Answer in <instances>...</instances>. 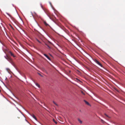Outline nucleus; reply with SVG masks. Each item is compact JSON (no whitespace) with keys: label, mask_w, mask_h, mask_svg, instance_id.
<instances>
[{"label":"nucleus","mask_w":125,"mask_h":125,"mask_svg":"<svg viewBox=\"0 0 125 125\" xmlns=\"http://www.w3.org/2000/svg\"><path fill=\"white\" fill-rule=\"evenodd\" d=\"M36 40H37V41H38L39 43H41V42L39 41L38 39H36Z\"/></svg>","instance_id":"12"},{"label":"nucleus","mask_w":125,"mask_h":125,"mask_svg":"<svg viewBox=\"0 0 125 125\" xmlns=\"http://www.w3.org/2000/svg\"><path fill=\"white\" fill-rule=\"evenodd\" d=\"M82 94L84 95L85 94L83 92H82Z\"/></svg>","instance_id":"18"},{"label":"nucleus","mask_w":125,"mask_h":125,"mask_svg":"<svg viewBox=\"0 0 125 125\" xmlns=\"http://www.w3.org/2000/svg\"><path fill=\"white\" fill-rule=\"evenodd\" d=\"M5 58L10 63L12 64H13V62L12 61V59L9 56L7 55H6V56L5 57Z\"/></svg>","instance_id":"1"},{"label":"nucleus","mask_w":125,"mask_h":125,"mask_svg":"<svg viewBox=\"0 0 125 125\" xmlns=\"http://www.w3.org/2000/svg\"><path fill=\"white\" fill-rule=\"evenodd\" d=\"M53 102L54 103V104H55L56 106H58L57 104H56L54 101H53Z\"/></svg>","instance_id":"15"},{"label":"nucleus","mask_w":125,"mask_h":125,"mask_svg":"<svg viewBox=\"0 0 125 125\" xmlns=\"http://www.w3.org/2000/svg\"><path fill=\"white\" fill-rule=\"evenodd\" d=\"M104 115L106 116H107V117H108V118H110V117L108 116L106 114H104Z\"/></svg>","instance_id":"13"},{"label":"nucleus","mask_w":125,"mask_h":125,"mask_svg":"<svg viewBox=\"0 0 125 125\" xmlns=\"http://www.w3.org/2000/svg\"><path fill=\"white\" fill-rule=\"evenodd\" d=\"M45 45L47 46L48 49H51V47L49 45L46 44H45Z\"/></svg>","instance_id":"10"},{"label":"nucleus","mask_w":125,"mask_h":125,"mask_svg":"<svg viewBox=\"0 0 125 125\" xmlns=\"http://www.w3.org/2000/svg\"><path fill=\"white\" fill-rule=\"evenodd\" d=\"M9 53L12 56L14 57H16V56L14 54L12 53L11 51H10L9 52Z\"/></svg>","instance_id":"3"},{"label":"nucleus","mask_w":125,"mask_h":125,"mask_svg":"<svg viewBox=\"0 0 125 125\" xmlns=\"http://www.w3.org/2000/svg\"><path fill=\"white\" fill-rule=\"evenodd\" d=\"M95 61L96 63L100 66L101 67H103V65H102L97 60H96Z\"/></svg>","instance_id":"2"},{"label":"nucleus","mask_w":125,"mask_h":125,"mask_svg":"<svg viewBox=\"0 0 125 125\" xmlns=\"http://www.w3.org/2000/svg\"><path fill=\"white\" fill-rule=\"evenodd\" d=\"M18 117V118H20V117Z\"/></svg>","instance_id":"21"},{"label":"nucleus","mask_w":125,"mask_h":125,"mask_svg":"<svg viewBox=\"0 0 125 125\" xmlns=\"http://www.w3.org/2000/svg\"><path fill=\"white\" fill-rule=\"evenodd\" d=\"M36 85L38 87L40 88V86L37 83H36Z\"/></svg>","instance_id":"11"},{"label":"nucleus","mask_w":125,"mask_h":125,"mask_svg":"<svg viewBox=\"0 0 125 125\" xmlns=\"http://www.w3.org/2000/svg\"><path fill=\"white\" fill-rule=\"evenodd\" d=\"M44 24L46 26L48 25V24L46 22V21H44Z\"/></svg>","instance_id":"8"},{"label":"nucleus","mask_w":125,"mask_h":125,"mask_svg":"<svg viewBox=\"0 0 125 125\" xmlns=\"http://www.w3.org/2000/svg\"><path fill=\"white\" fill-rule=\"evenodd\" d=\"M48 16L50 17V18L51 19V18L50 17V16H49V15L48 14Z\"/></svg>","instance_id":"19"},{"label":"nucleus","mask_w":125,"mask_h":125,"mask_svg":"<svg viewBox=\"0 0 125 125\" xmlns=\"http://www.w3.org/2000/svg\"><path fill=\"white\" fill-rule=\"evenodd\" d=\"M78 122L81 124H82V121H81L80 119H78Z\"/></svg>","instance_id":"9"},{"label":"nucleus","mask_w":125,"mask_h":125,"mask_svg":"<svg viewBox=\"0 0 125 125\" xmlns=\"http://www.w3.org/2000/svg\"><path fill=\"white\" fill-rule=\"evenodd\" d=\"M1 92V90H0V92Z\"/></svg>","instance_id":"22"},{"label":"nucleus","mask_w":125,"mask_h":125,"mask_svg":"<svg viewBox=\"0 0 125 125\" xmlns=\"http://www.w3.org/2000/svg\"><path fill=\"white\" fill-rule=\"evenodd\" d=\"M31 115L33 118L35 120H37V118L33 114L32 115Z\"/></svg>","instance_id":"7"},{"label":"nucleus","mask_w":125,"mask_h":125,"mask_svg":"<svg viewBox=\"0 0 125 125\" xmlns=\"http://www.w3.org/2000/svg\"><path fill=\"white\" fill-rule=\"evenodd\" d=\"M41 69L42 70L43 72H46V71L44 68L43 67L42 68H41Z\"/></svg>","instance_id":"6"},{"label":"nucleus","mask_w":125,"mask_h":125,"mask_svg":"<svg viewBox=\"0 0 125 125\" xmlns=\"http://www.w3.org/2000/svg\"><path fill=\"white\" fill-rule=\"evenodd\" d=\"M43 55L46 57L49 60H50L51 59L46 54H43Z\"/></svg>","instance_id":"4"},{"label":"nucleus","mask_w":125,"mask_h":125,"mask_svg":"<svg viewBox=\"0 0 125 125\" xmlns=\"http://www.w3.org/2000/svg\"><path fill=\"white\" fill-rule=\"evenodd\" d=\"M101 121L102 122H103L104 121L102 119H101Z\"/></svg>","instance_id":"17"},{"label":"nucleus","mask_w":125,"mask_h":125,"mask_svg":"<svg viewBox=\"0 0 125 125\" xmlns=\"http://www.w3.org/2000/svg\"><path fill=\"white\" fill-rule=\"evenodd\" d=\"M69 73H70L71 72V71L70 70L69 71Z\"/></svg>","instance_id":"20"},{"label":"nucleus","mask_w":125,"mask_h":125,"mask_svg":"<svg viewBox=\"0 0 125 125\" xmlns=\"http://www.w3.org/2000/svg\"><path fill=\"white\" fill-rule=\"evenodd\" d=\"M53 121L56 124H57V122H56V121H55V120H54V119H53Z\"/></svg>","instance_id":"14"},{"label":"nucleus","mask_w":125,"mask_h":125,"mask_svg":"<svg viewBox=\"0 0 125 125\" xmlns=\"http://www.w3.org/2000/svg\"><path fill=\"white\" fill-rule=\"evenodd\" d=\"M39 75L40 76H41L42 77V76L40 73H39Z\"/></svg>","instance_id":"16"},{"label":"nucleus","mask_w":125,"mask_h":125,"mask_svg":"<svg viewBox=\"0 0 125 125\" xmlns=\"http://www.w3.org/2000/svg\"><path fill=\"white\" fill-rule=\"evenodd\" d=\"M84 101L85 102V104H87V105H90V104H89V103L87 101H86L85 100H84Z\"/></svg>","instance_id":"5"}]
</instances>
